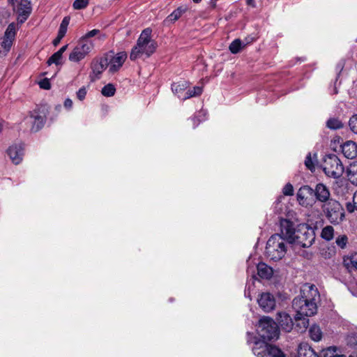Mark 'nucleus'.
<instances>
[{"label":"nucleus","instance_id":"nucleus-35","mask_svg":"<svg viewBox=\"0 0 357 357\" xmlns=\"http://www.w3.org/2000/svg\"><path fill=\"white\" fill-rule=\"evenodd\" d=\"M337 351V348L336 347H329L321 351L319 357H335Z\"/></svg>","mask_w":357,"mask_h":357},{"label":"nucleus","instance_id":"nucleus-54","mask_svg":"<svg viewBox=\"0 0 357 357\" xmlns=\"http://www.w3.org/2000/svg\"><path fill=\"white\" fill-rule=\"evenodd\" d=\"M335 357H346L344 355L337 354V351L335 352Z\"/></svg>","mask_w":357,"mask_h":357},{"label":"nucleus","instance_id":"nucleus-43","mask_svg":"<svg viewBox=\"0 0 357 357\" xmlns=\"http://www.w3.org/2000/svg\"><path fill=\"white\" fill-rule=\"evenodd\" d=\"M99 33H100V30L99 29H93V30L87 32L81 38L85 39V40H92L91 39V38L97 36Z\"/></svg>","mask_w":357,"mask_h":357},{"label":"nucleus","instance_id":"nucleus-33","mask_svg":"<svg viewBox=\"0 0 357 357\" xmlns=\"http://www.w3.org/2000/svg\"><path fill=\"white\" fill-rule=\"evenodd\" d=\"M334 229L332 226H326L321 231V237L326 240L331 241L333 238Z\"/></svg>","mask_w":357,"mask_h":357},{"label":"nucleus","instance_id":"nucleus-52","mask_svg":"<svg viewBox=\"0 0 357 357\" xmlns=\"http://www.w3.org/2000/svg\"><path fill=\"white\" fill-rule=\"evenodd\" d=\"M246 3L248 6H250L252 8H255L256 6L255 2L254 0H246Z\"/></svg>","mask_w":357,"mask_h":357},{"label":"nucleus","instance_id":"nucleus-47","mask_svg":"<svg viewBox=\"0 0 357 357\" xmlns=\"http://www.w3.org/2000/svg\"><path fill=\"white\" fill-rule=\"evenodd\" d=\"M40 86L44 89H50V83L48 80L44 79L40 82Z\"/></svg>","mask_w":357,"mask_h":357},{"label":"nucleus","instance_id":"nucleus-13","mask_svg":"<svg viewBox=\"0 0 357 357\" xmlns=\"http://www.w3.org/2000/svg\"><path fill=\"white\" fill-rule=\"evenodd\" d=\"M28 119L32 123L31 131L38 132L44 126L46 121V113L44 110L35 109L30 112Z\"/></svg>","mask_w":357,"mask_h":357},{"label":"nucleus","instance_id":"nucleus-28","mask_svg":"<svg viewBox=\"0 0 357 357\" xmlns=\"http://www.w3.org/2000/svg\"><path fill=\"white\" fill-rule=\"evenodd\" d=\"M309 335L310 338L315 342H319L322 337L321 328L317 325H313L310 328Z\"/></svg>","mask_w":357,"mask_h":357},{"label":"nucleus","instance_id":"nucleus-20","mask_svg":"<svg viewBox=\"0 0 357 357\" xmlns=\"http://www.w3.org/2000/svg\"><path fill=\"white\" fill-rule=\"evenodd\" d=\"M342 152L348 159H353L357 155V144L352 141H347L342 146Z\"/></svg>","mask_w":357,"mask_h":357},{"label":"nucleus","instance_id":"nucleus-9","mask_svg":"<svg viewBox=\"0 0 357 357\" xmlns=\"http://www.w3.org/2000/svg\"><path fill=\"white\" fill-rule=\"evenodd\" d=\"M12 6L14 13L17 15V22L24 23L32 11L31 3L29 0H16L8 1Z\"/></svg>","mask_w":357,"mask_h":357},{"label":"nucleus","instance_id":"nucleus-14","mask_svg":"<svg viewBox=\"0 0 357 357\" xmlns=\"http://www.w3.org/2000/svg\"><path fill=\"white\" fill-rule=\"evenodd\" d=\"M105 55L109 56L108 67L110 73H114L119 71L128 57L126 52H120L114 56L112 54V52L106 54Z\"/></svg>","mask_w":357,"mask_h":357},{"label":"nucleus","instance_id":"nucleus-42","mask_svg":"<svg viewBox=\"0 0 357 357\" xmlns=\"http://www.w3.org/2000/svg\"><path fill=\"white\" fill-rule=\"evenodd\" d=\"M349 125L351 130L357 135V114L350 118Z\"/></svg>","mask_w":357,"mask_h":357},{"label":"nucleus","instance_id":"nucleus-4","mask_svg":"<svg viewBox=\"0 0 357 357\" xmlns=\"http://www.w3.org/2000/svg\"><path fill=\"white\" fill-rule=\"evenodd\" d=\"M327 220L333 225H339L344 218V210L339 202L330 199L321 206Z\"/></svg>","mask_w":357,"mask_h":357},{"label":"nucleus","instance_id":"nucleus-34","mask_svg":"<svg viewBox=\"0 0 357 357\" xmlns=\"http://www.w3.org/2000/svg\"><path fill=\"white\" fill-rule=\"evenodd\" d=\"M116 88L112 84H107L101 90L102 96L105 97H112L115 94Z\"/></svg>","mask_w":357,"mask_h":357},{"label":"nucleus","instance_id":"nucleus-29","mask_svg":"<svg viewBox=\"0 0 357 357\" xmlns=\"http://www.w3.org/2000/svg\"><path fill=\"white\" fill-rule=\"evenodd\" d=\"M306 316L301 315L300 318H298V316H295V320L296 321V327L298 328V331H305L308 325H309V319Z\"/></svg>","mask_w":357,"mask_h":357},{"label":"nucleus","instance_id":"nucleus-53","mask_svg":"<svg viewBox=\"0 0 357 357\" xmlns=\"http://www.w3.org/2000/svg\"><path fill=\"white\" fill-rule=\"evenodd\" d=\"M67 47H68V45H64V46H63L62 47H61V48L59 49V51H57V52H60V54L62 56L63 53L66 50Z\"/></svg>","mask_w":357,"mask_h":357},{"label":"nucleus","instance_id":"nucleus-1","mask_svg":"<svg viewBox=\"0 0 357 357\" xmlns=\"http://www.w3.org/2000/svg\"><path fill=\"white\" fill-rule=\"evenodd\" d=\"M318 296L317 289L312 286H305L301 289L300 295L292 302V307L298 318H300L301 315L310 317L316 314L317 310L316 298Z\"/></svg>","mask_w":357,"mask_h":357},{"label":"nucleus","instance_id":"nucleus-49","mask_svg":"<svg viewBox=\"0 0 357 357\" xmlns=\"http://www.w3.org/2000/svg\"><path fill=\"white\" fill-rule=\"evenodd\" d=\"M347 208L349 212H353L356 209V208L354 207V203L353 202V204H347Z\"/></svg>","mask_w":357,"mask_h":357},{"label":"nucleus","instance_id":"nucleus-50","mask_svg":"<svg viewBox=\"0 0 357 357\" xmlns=\"http://www.w3.org/2000/svg\"><path fill=\"white\" fill-rule=\"evenodd\" d=\"M353 202L354 203V207L357 211V190L355 192L353 196Z\"/></svg>","mask_w":357,"mask_h":357},{"label":"nucleus","instance_id":"nucleus-6","mask_svg":"<svg viewBox=\"0 0 357 357\" xmlns=\"http://www.w3.org/2000/svg\"><path fill=\"white\" fill-rule=\"evenodd\" d=\"M323 170L328 177L337 178L344 173V166L339 158L333 153L328 154L324 157Z\"/></svg>","mask_w":357,"mask_h":357},{"label":"nucleus","instance_id":"nucleus-2","mask_svg":"<svg viewBox=\"0 0 357 357\" xmlns=\"http://www.w3.org/2000/svg\"><path fill=\"white\" fill-rule=\"evenodd\" d=\"M151 33L152 30L149 28L142 31L136 45L131 50L130 59L132 61L136 60L142 55L149 57L155 51L157 44L154 40L151 39Z\"/></svg>","mask_w":357,"mask_h":357},{"label":"nucleus","instance_id":"nucleus-56","mask_svg":"<svg viewBox=\"0 0 357 357\" xmlns=\"http://www.w3.org/2000/svg\"><path fill=\"white\" fill-rule=\"evenodd\" d=\"M192 120L194 122V127L197 126L198 123H196V118L195 117Z\"/></svg>","mask_w":357,"mask_h":357},{"label":"nucleus","instance_id":"nucleus-45","mask_svg":"<svg viewBox=\"0 0 357 357\" xmlns=\"http://www.w3.org/2000/svg\"><path fill=\"white\" fill-rule=\"evenodd\" d=\"M305 165L306 167L308 169H310V171H313L314 169V163L311 158L310 153H308V155H307V157L305 160Z\"/></svg>","mask_w":357,"mask_h":357},{"label":"nucleus","instance_id":"nucleus-23","mask_svg":"<svg viewBox=\"0 0 357 357\" xmlns=\"http://www.w3.org/2000/svg\"><path fill=\"white\" fill-rule=\"evenodd\" d=\"M257 275L262 279H269L273 274L271 267L264 263H259L257 266Z\"/></svg>","mask_w":357,"mask_h":357},{"label":"nucleus","instance_id":"nucleus-21","mask_svg":"<svg viewBox=\"0 0 357 357\" xmlns=\"http://www.w3.org/2000/svg\"><path fill=\"white\" fill-rule=\"evenodd\" d=\"M298 357H319L314 349L305 342L301 343L297 349Z\"/></svg>","mask_w":357,"mask_h":357},{"label":"nucleus","instance_id":"nucleus-26","mask_svg":"<svg viewBox=\"0 0 357 357\" xmlns=\"http://www.w3.org/2000/svg\"><path fill=\"white\" fill-rule=\"evenodd\" d=\"M343 264L349 271L357 270V253L344 257Z\"/></svg>","mask_w":357,"mask_h":357},{"label":"nucleus","instance_id":"nucleus-37","mask_svg":"<svg viewBox=\"0 0 357 357\" xmlns=\"http://www.w3.org/2000/svg\"><path fill=\"white\" fill-rule=\"evenodd\" d=\"M347 243H348V238L345 234L340 235V236H337V238L335 239L336 245L342 249H344L346 248Z\"/></svg>","mask_w":357,"mask_h":357},{"label":"nucleus","instance_id":"nucleus-51","mask_svg":"<svg viewBox=\"0 0 357 357\" xmlns=\"http://www.w3.org/2000/svg\"><path fill=\"white\" fill-rule=\"evenodd\" d=\"M273 357H286L282 351V350L279 348V354H275L273 356Z\"/></svg>","mask_w":357,"mask_h":357},{"label":"nucleus","instance_id":"nucleus-38","mask_svg":"<svg viewBox=\"0 0 357 357\" xmlns=\"http://www.w3.org/2000/svg\"><path fill=\"white\" fill-rule=\"evenodd\" d=\"M15 36V26L13 24H10L8 25V28L6 30L5 36L3 38L10 39L11 40H13Z\"/></svg>","mask_w":357,"mask_h":357},{"label":"nucleus","instance_id":"nucleus-39","mask_svg":"<svg viewBox=\"0 0 357 357\" xmlns=\"http://www.w3.org/2000/svg\"><path fill=\"white\" fill-rule=\"evenodd\" d=\"M255 278V275L252 276V280H254ZM254 290V280L252 282L248 281L247 282L245 289V297L250 298L252 300V291Z\"/></svg>","mask_w":357,"mask_h":357},{"label":"nucleus","instance_id":"nucleus-12","mask_svg":"<svg viewBox=\"0 0 357 357\" xmlns=\"http://www.w3.org/2000/svg\"><path fill=\"white\" fill-rule=\"evenodd\" d=\"M297 200L302 206H312L315 203L314 189L309 185H303L297 192Z\"/></svg>","mask_w":357,"mask_h":357},{"label":"nucleus","instance_id":"nucleus-32","mask_svg":"<svg viewBox=\"0 0 357 357\" xmlns=\"http://www.w3.org/2000/svg\"><path fill=\"white\" fill-rule=\"evenodd\" d=\"M202 93V88L200 86H195L192 89H189L185 92L183 100L188 99L191 97L199 96Z\"/></svg>","mask_w":357,"mask_h":357},{"label":"nucleus","instance_id":"nucleus-22","mask_svg":"<svg viewBox=\"0 0 357 357\" xmlns=\"http://www.w3.org/2000/svg\"><path fill=\"white\" fill-rule=\"evenodd\" d=\"M187 10V8L180 6L174 10L170 15H169L163 21L165 26H169L171 24L177 21L183 13Z\"/></svg>","mask_w":357,"mask_h":357},{"label":"nucleus","instance_id":"nucleus-30","mask_svg":"<svg viewBox=\"0 0 357 357\" xmlns=\"http://www.w3.org/2000/svg\"><path fill=\"white\" fill-rule=\"evenodd\" d=\"M245 44L242 43L240 39L234 40L229 45V50L233 54H236L239 52V51L245 47Z\"/></svg>","mask_w":357,"mask_h":357},{"label":"nucleus","instance_id":"nucleus-24","mask_svg":"<svg viewBox=\"0 0 357 357\" xmlns=\"http://www.w3.org/2000/svg\"><path fill=\"white\" fill-rule=\"evenodd\" d=\"M69 21H70V19L67 17H64L63 20H62V22L60 24V26H59L57 37L53 41V44L54 46H56L60 43L61 40L66 35V31H67V27L69 24Z\"/></svg>","mask_w":357,"mask_h":357},{"label":"nucleus","instance_id":"nucleus-31","mask_svg":"<svg viewBox=\"0 0 357 357\" xmlns=\"http://www.w3.org/2000/svg\"><path fill=\"white\" fill-rule=\"evenodd\" d=\"M326 126L328 128L333 130H337L342 128L343 124L341 121L336 118H331L327 121Z\"/></svg>","mask_w":357,"mask_h":357},{"label":"nucleus","instance_id":"nucleus-57","mask_svg":"<svg viewBox=\"0 0 357 357\" xmlns=\"http://www.w3.org/2000/svg\"><path fill=\"white\" fill-rule=\"evenodd\" d=\"M2 130H3V125H2V123H0V133L1 132Z\"/></svg>","mask_w":357,"mask_h":357},{"label":"nucleus","instance_id":"nucleus-10","mask_svg":"<svg viewBox=\"0 0 357 357\" xmlns=\"http://www.w3.org/2000/svg\"><path fill=\"white\" fill-rule=\"evenodd\" d=\"M252 352L257 357H273L274 354H279V348L266 343L265 340L255 338Z\"/></svg>","mask_w":357,"mask_h":357},{"label":"nucleus","instance_id":"nucleus-41","mask_svg":"<svg viewBox=\"0 0 357 357\" xmlns=\"http://www.w3.org/2000/svg\"><path fill=\"white\" fill-rule=\"evenodd\" d=\"M13 40L3 38L0 43V47L3 49V53L8 52L12 46Z\"/></svg>","mask_w":357,"mask_h":357},{"label":"nucleus","instance_id":"nucleus-60","mask_svg":"<svg viewBox=\"0 0 357 357\" xmlns=\"http://www.w3.org/2000/svg\"><path fill=\"white\" fill-rule=\"evenodd\" d=\"M351 357V356H350Z\"/></svg>","mask_w":357,"mask_h":357},{"label":"nucleus","instance_id":"nucleus-11","mask_svg":"<svg viewBox=\"0 0 357 357\" xmlns=\"http://www.w3.org/2000/svg\"><path fill=\"white\" fill-rule=\"evenodd\" d=\"M109 66V56L105 55L104 56L94 59L91 63L92 72L90 74L91 81H95L100 78L102 72Z\"/></svg>","mask_w":357,"mask_h":357},{"label":"nucleus","instance_id":"nucleus-55","mask_svg":"<svg viewBox=\"0 0 357 357\" xmlns=\"http://www.w3.org/2000/svg\"><path fill=\"white\" fill-rule=\"evenodd\" d=\"M3 49L0 47V56L1 55H5L6 53H3V50H2Z\"/></svg>","mask_w":357,"mask_h":357},{"label":"nucleus","instance_id":"nucleus-17","mask_svg":"<svg viewBox=\"0 0 357 357\" xmlns=\"http://www.w3.org/2000/svg\"><path fill=\"white\" fill-rule=\"evenodd\" d=\"M7 154L15 165L20 164L24 155V146L21 143L10 145L7 151Z\"/></svg>","mask_w":357,"mask_h":357},{"label":"nucleus","instance_id":"nucleus-8","mask_svg":"<svg viewBox=\"0 0 357 357\" xmlns=\"http://www.w3.org/2000/svg\"><path fill=\"white\" fill-rule=\"evenodd\" d=\"M94 47L93 40H85L80 38L77 45L75 47L69 55V60L73 62H78L82 60L89 54Z\"/></svg>","mask_w":357,"mask_h":357},{"label":"nucleus","instance_id":"nucleus-25","mask_svg":"<svg viewBox=\"0 0 357 357\" xmlns=\"http://www.w3.org/2000/svg\"><path fill=\"white\" fill-rule=\"evenodd\" d=\"M188 87V83L186 81H180L172 85V90L175 95L183 100L184 96L183 93Z\"/></svg>","mask_w":357,"mask_h":357},{"label":"nucleus","instance_id":"nucleus-59","mask_svg":"<svg viewBox=\"0 0 357 357\" xmlns=\"http://www.w3.org/2000/svg\"><path fill=\"white\" fill-rule=\"evenodd\" d=\"M251 271V268H248V272L250 273Z\"/></svg>","mask_w":357,"mask_h":357},{"label":"nucleus","instance_id":"nucleus-46","mask_svg":"<svg viewBox=\"0 0 357 357\" xmlns=\"http://www.w3.org/2000/svg\"><path fill=\"white\" fill-rule=\"evenodd\" d=\"M86 93H87V90H86V87L82 86L77 92V98L79 100H83L86 97Z\"/></svg>","mask_w":357,"mask_h":357},{"label":"nucleus","instance_id":"nucleus-18","mask_svg":"<svg viewBox=\"0 0 357 357\" xmlns=\"http://www.w3.org/2000/svg\"><path fill=\"white\" fill-rule=\"evenodd\" d=\"M331 193L328 188L323 183H318L314 189V197L315 201L317 200L324 204L330 201Z\"/></svg>","mask_w":357,"mask_h":357},{"label":"nucleus","instance_id":"nucleus-19","mask_svg":"<svg viewBox=\"0 0 357 357\" xmlns=\"http://www.w3.org/2000/svg\"><path fill=\"white\" fill-rule=\"evenodd\" d=\"M277 320L279 326L286 332H290L294 326L292 318L286 312H278Z\"/></svg>","mask_w":357,"mask_h":357},{"label":"nucleus","instance_id":"nucleus-44","mask_svg":"<svg viewBox=\"0 0 357 357\" xmlns=\"http://www.w3.org/2000/svg\"><path fill=\"white\" fill-rule=\"evenodd\" d=\"M282 192L284 195L291 196L294 194V188L291 183H287L283 188Z\"/></svg>","mask_w":357,"mask_h":357},{"label":"nucleus","instance_id":"nucleus-7","mask_svg":"<svg viewBox=\"0 0 357 357\" xmlns=\"http://www.w3.org/2000/svg\"><path fill=\"white\" fill-rule=\"evenodd\" d=\"M314 239L313 230L306 225H301L296 229V234L291 243L296 244L303 248H309L312 245Z\"/></svg>","mask_w":357,"mask_h":357},{"label":"nucleus","instance_id":"nucleus-58","mask_svg":"<svg viewBox=\"0 0 357 357\" xmlns=\"http://www.w3.org/2000/svg\"><path fill=\"white\" fill-rule=\"evenodd\" d=\"M195 3H199L201 1V0H192Z\"/></svg>","mask_w":357,"mask_h":357},{"label":"nucleus","instance_id":"nucleus-48","mask_svg":"<svg viewBox=\"0 0 357 357\" xmlns=\"http://www.w3.org/2000/svg\"><path fill=\"white\" fill-rule=\"evenodd\" d=\"M64 107L68 109H70L72 108L73 107V101L70 98H67L66 99V100L64 101Z\"/></svg>","mask_w":357,"mask_h":357},{"label":"nucleus","instance_id":"nucleus-36","mask_svg":"<svg viewBox=\"0 0 357 357\" xmlns=\"http://www.w3.org/2000/svg\"><path fill=\"white\" fill-rule=\"evenodd\" d=\"M89 3V0H75L73 7L75 10H82L86 8Z\"/></svg>","mask_w":357,"mask_h":357},{"label":"nucleus","instance_id":"nucleus-3","mask_svg":"<svg viewBox=\"0 0 357 357\" xmlns=\"http://www.w3.org/2000/svg\"><path fill=\"white\" fill-rule=\"evenodd\" d=\"M266 253L271 259L278 261L286 253L284 240L280 234L272 235L266 243Z\"/></svg>","mask_w":357,"mask_h":357},{"label":"nucleus","instance_id":"nucleus-16","mask_svg":"<svg viewBox=\"0 0 357 357\" xmlns=\"http://www.w3.org/2000/svg\"><path fill=\"white\" fill-rule=\"evenodd\" d=\"M259 307L266 312L273 310L275 307V298L268 292L261 293L257 299Z\"/></svg>","mask_w":357,"mask_h":357},{"label":"nucleus","instance_id":"nucleus-27","mask_svg":"<svg viewBox=\"0 0 357 357\" xmlns=\"http://www.w3.org/2000/svg\"><path fill=\"white\" fill-rule=\"evenodd\" d=\"M347 173L350 182L357 185V162H354L349 165Z\"/></svg>","mask_w":357,"mask_h":357},{"label":"nucleus","instance_id":"nucleus-15","mask_svg":"<svg viewBox=\"0 0 357 357\" xmlns=\"http://www.w3.org/2000/svg\"><path fill=\"white\" fill-rule=\"evenodd\" d=\"M296 234V230L294 227V223L287 219H282L280 220V236L284 240L287 239L289 243H291L294 237Z\"/></svg>","mask_w":357,"mask_h":357},{"label":"nucleus","instance_id":"nucleus-5","mask_svg":"<svg viewBox=\"0 0 357 357\" xmlns=\"http://www.w3.org/2000/svg\"><path fill=\"white\" fill-rule=\"evenodd\" d=\"M259 335L266 340H277L279 337V330L277 324L270 317H262L257 326Z\"/></svg>","mask_w":357,"mask_h":357},{"label":"nucleus","instance_id":"nucleus-40","mask_svg":"<svg viewBox=\"0 0 357 357\" xmlns=\"http://www.w3.org/2000/svg\"><path fill=\"white\" fill-rule=\"evenodd\" d=\"M62 56L60 54V52H55L48 59L47 64L49 66L52 65V63H55L56 65L60 63V61L61 59Z\"/></svg>","mask_w":357,"mask_h":357}]
</instances>
